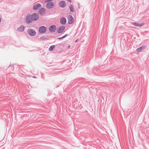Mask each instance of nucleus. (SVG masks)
<instances>
[{"mask_svg":"<svg viewBox=\"0 0 149 149\" xmlns=\"http://www.w3.org/2000/svg\"><path fill=\"white\" fill-rule=\"evenodd\" d=\"M39 15L36 13H34L32 14H28L26 17L25 23L27 24H29L33 21L38 20L39 18Z\"/></svg>","mask_w":149,"mask_h":149,"instance_id":"nucleus-1","label":"nucleus"},{"mask_svg":"<svg viewBox=\"0 0 149 149\" xmlns=\"http://www.w3.org/2000/svg\"><path fill=\"white\" fill-rule=\"evenodd\" d=\"M28 34L31 36H33L35 35L36 32L33 29H28L27 30Z\"/></svg>","mask_w":149,"mask_h":149,"instance_id":"nucleus-2","label":"nucleus"},{"mask_svg":"<svg viewBox=\"0 0 149 149\" xmlns=\"http://www.w3.org/2000/svg\"><path fill=\"white\" fill-rule=\"evenodd\" d=\"M47 28L44 26H41L40 27L39 29V32L40 33H44L46 31Z\"/></svg>","mask_w":149,"mask_h":149,"instance_id":"nucleus-3","label":"nucleus"},{"mask_svg":"<svg viewBox=\"0 0 149 149\" xmlns=\"http://www.w3.org/2000/svg\"><path fill=\"white\" fill-rule=\"evenodd\" d=\"M68 24H72L73 23L74 21V19L73 17L71 15H69V16L68 17Z\"/></svg>","mask_w":149,"mask_h":149,"instance_id":"nucleus-4","label":"nucleus"},{"mask_svg":"<svg viewBox=\"0 0 149 149\" xmlns=\"http://www.w3.org/2000/svg\"><path fill=\"white\" fill-rule=\"evenodd\" d=\"M65 28L64 26H61L58 27L57 29V32L58 33H62L64 31Z\"/></svg>","mask_w":149,"mask_h":149,"instance_id":"nucleus-5","label":"nucleus"},{"mask_svg":"<svg viewBox=\"0 0 149 149\" xmlns=\"http://www.w3.org/2000/svg\"><path fill=\"white\" fill-rule=\"evenodd\" d=\"M59 5L60 7L62 8H64L66 6V3L65 1H59Z\"/></svg>","mask_w":149,"mask_h":149,"instance_id":"nucleus-6","label":"nucleus"},{"mask_svg":"<svg viewBox=\"0 0 149 149\" xmlns=\"http://www.w3.org/2000/svg\"><path fill=\"white\" fill-rule=\"evenodd\" d=\"M54 3L53 2H49L47 3L46 5V7L47 8L51 9L54 6Z\"/></svg>","mask_w":149,"mask_h":149,"instance_id":"nucleus-7","label":"nucleus"},{"mask_svg":"<svg viewBox=\"0 0 149 149\" xmlns=\"http://www.w3.org/2000/svg\"><path fill=\"white\" fill-rule=\"evenodd\" d=\"M56 26L55 25H53L51 26L49 29V31L51 32H54L55 31Z\"/></svg>","mask_w":149,"mask_h":149,"instance_id":"nucleus-8","label":"nucleus"},{"mask_svg":"<svg viewBox=\"0 0 149 149\" xmlns=\"http://www.w3.org/2000/svg\"><path fill=\"white\" fill-rule=\"evenodd\" d=\"M41 4L39 3H37L34 5L33 8V9L34 10H37L38 8H41Z\"/></svg>","mask_w":149,"mask_h":149,"instance_id":"nucleus-9","label":"nucleus"},{"mask_svg":"<svg viewBox=\"0 0 149 149\" xmlns=\"http://www.w3.org/2000/svg\"><path fill=\"white\" fill-rule=\"evenodd\" d=\"M60 22L62 25H65L67 22L66 18L65 17H62L60 19Z\"/></svg>","mask_w":149,"mask_h":149,"instance_id":"nucleus-10","label":"nucleus"},{"mask_svg":"<svg viewBox=\"0 0 149 149\" xmlns=\"http://www.w3.org/2000/svg\"><path fill=\"white\" fill-rule=\"evenodd\" d=\"M45 13V9L44 8H41L38 11V13L41 15H43Z\"/></svg>","mask_w":149,"mask_h":149,"instance_id":"nucleus-11","label":"nucleus"},{"mask_svg":"<svg viewBox=\"0 0 149 149\" xmlns=\"http://www.w3.org/2000/svg\"><path fill=\"white\" fill-rule=\"evenodd\" d=\"M146 45H143L142 46L138 48L136 50V51L138 52H141L142 51V50L145 49V48L146 47Z\"/></svg>","mask_w":149,"mask_h":149,"instance_id":"nucleus-12","label":"nucleus"},{"mask_svg":"<svg viewBox=\"0 0 149 149\" xmlns=\"http://www.w3.org/2000/svg\"><path fill=\"white\" fill-rule=\"evenodd\" d=\"M132 23L133 25L136 26H142L144 25V24L143 23L141 24H139L136 22H132Z\"/></svg>","mask_w":149,"mask_h":149,"instance_id":"nucleus-13","label":"nucleus"},{"mask_svg":"<svg viewBox=\"0 0 149 149\" xmlns=\"http://www.w3.org/2000/svg\"><path fill=\"white\" fill-rule=\"evenodd\" d=\"M24 27L23 25H21L20 26L17 28V31L20 32H22L24 31Z\"/></svg>","mask_w":149,"mask_h":149,"instance_id":"nucleus-14","label":"nucleus"},{"mask_svg":"<svg viewBox=\"0 0 149 149\" xmlns=\"http://www.w3.org/2000/svg\"><path fill=\"white\" fill-rule=\"evenodd\" d=\"M69 8L70 11L71 12H72V13H74V9L73 5H70Z\"/></svg>","mask_w":149,"mask_h":149,"instance_id":"nucleus-15","label":"nucleus"},{"mask_svg":"<svg viewBox=\"0 0 149 149\" xmlns=\"http://www.w3.org/2000/svg\"><path fill=\"white\" fill-rule=\"evenodd\" d=\"M40 39L44 40L48 39V36H43L40 37Z\"/></svg>","mask_w":149,"mask_h":149,"instance_id":"nucleus-16","label":"nucleus"},{"mask_svg":"<svg viewBox=\"0 0 149 149\" xmlns=\"http://www.w3.org/2000/svg\"><path fill=\"white\" fill-rule=\"evenodd\" d=\"M55 47V45H52L50 46L49 48V51H53Z\"/></svg>","mask_w":149,"mask_h":149,"instance_id":"nucleus-17","label":"nucleus"},{"mask_svg":"<svg viewBox=\"0 0 149 149\" xmlns=\"http://www.w3.org/2000/svg\"><path fill=\"white\" fill-rule=\"evenodd\" d=\"M64 43H65V42H63L62 43L57 44L56 45L57 46H62V45L64 44Z\"/></svg>","mask_w":149,"mask_h":149,"instance_id":"nucleus-18","label":"nucleus"},{"mask_svg":"<svg viewBox=\"0 0 149 149\" xmlns=\"http://www.w3.org/2000/svg\"><path fill=\"white\" fill-rule=\"evenodd\" d=\"M64 38L63 36L62 37H61L57 38H56V39H57V40H61V39H63V38Z\"/></svg>","mask_w":149,"mask_h":149,"instance_id":"nucleus-19","label":"nucleus"},{"mask_svg":"<svg viewBox=\"0 0 149 149\" xmlns=\"http://www.w3.org/2000/svg\"><path fill=\"white\" fill-rule=\"evenodd\" d=\"M68 36V35L67 34H66L64 36H63L64 38H65Z\"/></svg>","mask_w":149,"mask_h":149,"instance_id":"nucleus-20","label":"nucleus"},{"mask_svg":"<svg viewBox=\"0 0 149 149\" xmlns=\"http://www.w3.org/2000/svg\"><path fill=\"white\" fill-rule=\"evenodd\" d=\"M78 8L79 9H80V4L79 3H78Z\"/></svg>","mask_w":149,"mask_h":149,"instance_id":"nucleus-21","label":"nucleus"},{"mask_svg":"<svg viewBox=\"0 0 149 149\" xmlns=\"http://www.w3.org/2000/svg\"><path fill=\"white\" fill-rule=\"evenodd\" d=\"M67 1L71 3L72 2L71 0H67Z\"/></svg>","mask_w":149,"mask_h":149,"instance_id":"nucleus-22","label":"nucleus"},{"mask_svg":"<svg viewBox=\"0 0 149 149\" xmlns=\"http://www.w3.org/2000/svg\"><path fill=\"white\" fill-rule=\"evenodd\" d=\"M70 45H69L68 46V48H70Z\"/></svg>","mask_w":149,"mask_h":149,"instance_id":"nucleus-23","label":"nucleus"},{"mask_svg":"<svg viewBox=\"0 0 149 149\" xmlns=\"http://www.w3.org/2000/svg\"><path fill=\"white\" fill-rule=\"evenodd\" d=\"M33 77L34 78H36V76H33Z\"/></svg>","mask_w":149,"mask_h":149,"instance_id":"nucleus-24","label":"nucleus"},{"mask_svg":"<svg viewBox=\"0 0 149 149\" xmlns=\"http://www.w3.org/2000/svg\"><path fill=\"white\" fill-rule=\"evenodd\" d=\"M77 40H75V42H77Z\"/></svg>","mask_w":149,"mask_h":149,"instance_id":"nucleus-25","label":"nucleus"},{"mask_svg":"<svg viewBox=\"0 0 149 149\" xmlns=\"http://www.w3.org/2000/svg\"><path fill=\"white\" fill-rule=\"evenodd\" d=\"M13 66V65H10L9 66V67H10V66Z\"/></svg>","mask_w":149,"mask_h":149,"instance_id":"nucleus-26","label":"nucleus"},{"mask_svg":"<svg viewBox=\"0 0 149 149\" xmlns=\"http://www.w3.org/2000/svg\"><path fill=\"white\" fill-rule=\"evenodd\" d=\"M52 0H49V1H52Z\"/></svg>","mask_w":149,"mask_h":149,"instance_id":"nucleus-27","label":"nucleus"}]
</instances>
